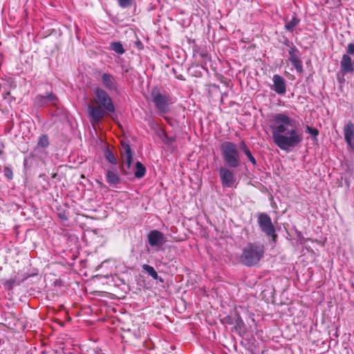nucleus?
<instances>
[{
    "label": "nucleus",
    "mask_w": 354,
    "mask_h": 354,
    "mask_svg": "<svg viewBox=\"0 0 354 354\" xmlns=\"http://www.w3.org/2000/svg\"><path fill=\"white\" fill-rule=\"evenodd\" d=\"M270 129L274 144L283 151L295 148L303 140L299 122L286 113L272 115Z\"/></svg>",
    "instance_id": "nucleus-1"
},
{
    "label": "nucleus",
    "mask_w": 354,
    "mask_h": 354,
    "mask_svg": "<svg viewBox=\"0 0 354 354\" xmlns=\"http://www.w3.org/2000/svg\"><path fill=\"white\" fill-rule=\"evenodd\" d=\"M219 177L223 187H232L236 182L234 172L227 167H221L218 170Z\"/></svg>",
    "instance_id": "nucleus-10"
},
{
    "label": "nucleus",
    "mask_w": 354,
    "mask_h": 354,
    "mask_svg": "<svg viewBox=\"0 0 354 354\" xmlns=\"http://www.w3.org/2000/svg\"><path fill=\"white\" fill-rule=\"evenodd\" d=\"M147 240L149 244L154 248L156 251L161 249L162 245L165 243L166 240L164 234L158 230H151L147 235Z\"/></svg>",
    "instance_id": "nucleus-8"
},
{
    "label": "nucleus",
    "mask_w": 354,
    "mask_h": 354,
    "mask_svg": "<svg viewBox=\"0 0 354 354\" xmlns=\"http://www.w3.org/2000/svg\"><path fill=\"white\" fill-rule=\"evenodd\" d=\"M152 102L156 109L161 113L168 111L169 105L171 104L170 97L160 92L158 89H153L151 91Z\"/></svg>",
    "instance_id": "nucleus-5"
},
{
    "label": "nucleus",
    "mask_w": 354,
    "mask_h": 354,
    "mask_svg": "<svg viewBox=\"0 0 354 354\" xmlns=\"http://www.w3.org/2000/svg\"><path fill=\"white\" fill-rule=\"evenodd\" d=\"M105 158L110 163L113 165H116L118 162L117 158L114 153L109 149L105 151Z\"/></svg>",
    "instance_id": "nucleus-24"
},
{
    "label": "nucleus",
    "mask_w": 354,
    "mask_h": 354,
    "mask_svg": "<svg viewBox=\"0 0 354 354\" xmlns=\"http://www.w3.org/2000/svg\"><path fill=\"white\" fill-rule=\"evenodd\" d=\"M111 49L119 55H122L124 53V49L120 42H113L111 44Z\"/></svg>",
    "instance_id": "nucleus-23"
},
{
    "label": "nucleus",
    "mask_w": 354,
    "mask_h": 354,
    "mask_svg": "<svg viewBox=\"0 0 354 354\" xmlns=\"http://www.w3.org/2000/svg\"><path fill=\"white\" fill-rule=\"evenodd\" d=\"M263 245L250 243L243 248L241 261L244 265L252 266L260 261L263 256Z\"/></svg>",
    "instance_id": "nucleus-3"
},
{
    "label": "nucleus",
    "mask_w": 354,
    "mask_h": 354,
    "mask_svg": "<svg viewBox=\"0 0 354 354\" xmlns=\"http://www.w3.org/2000/svg\"><path fill=\"white\" fill-rule=\"evenodd\" d=\"M341 68L344 73H352L354 71L353 63L348 55L342 56L341 62Z\"/></svg>",
    "instance_id": "nucleus-16"
},
{
    "label": "nucleus",
    "mask_w": 354,
    "mask_h": 354,
    "mask_svg": "<svg viewBox=\"0 0 354 354\" xmlns=\"http://www.w3.org/2000/svg\"><path fill=\"white\" fill-rule=\"evenodd\" d=\"M4 174L8 178L11 179L12 178V169L10 168H5L4 169Z\"/></svg>",
    "instance_id": "nucleus-29"
},
{
    "label": "nucleus",
    "mask_w": 354,
    "mask_h": 354,
    "mask_svg": "<svg viewBox=\"0 0 354 354\" xmlns=\"http://www.w3.org/2000/svg\"><path fill=\"white\" fill-rule=\"evenodd\" d=\"M142 270L146 272L149 276H151L153 279H158V275L155 269L147 264H144L142 266Z\"/></svg>",
    "instance_id": "nucleus-22"
},
{
    "label": "nucleus",
    "mask_w": 354,
    "mask_h": 354,
    "mask_svg": "<svg viewBox=\"0 0 354 354\" xmlns=\"http://www.w3.org/2000/svg\"><path fill=\"white\" fill-rule=\"evenodd\" d=\"M299 21H300L297 17L293 16L290 21L286 22L285 28L292 32L295 30V27L299 24Z\"/></svg>",
    "instance_id": "nucleus-19"
},
{
    "label": "nucleus",
    "mask_w": 354,
    "mask_h": 354,
    "mask_svg": "<svg viewBox=\"0 0 354 354\" xmlns=\"http://www.w3.org/2000/svg\"><path fill=\"white\" fill-rule=\"evenodd\" d=\"M106 178L107 183L111 185H118L120 182V178L117 172L110 169L106 171Z\"/></svg>",
    "instance_id": "nucleus-17"
},
{
    "label": "nucleus",
    "mask_w": 354,
    "mask_h": 354,
    "mask_svg": "<svg viewBox=\"0 0 354 354\" xmlns=\"http://www.w3.org/2000/svg\"><path fill=\"white\" fill-rule=\"evenodd\" d=\"M258 223L261 230L267 236H271L272 240L275 241L277 235L270 217L266 213H261L258 216Z\"/></svg>",
    "instance_id": "nucleus-6"
},
{
    "label": "nucleus",
    "mask_w": 354,
    "mask_h": 354,
    "mask_svg": "<svg viewBox=\"0 0 354 354\" xmlns=\"http://www.w3.org/2000/svg\"><path fill=\"white\" fill-rule=\"evenodd\" d=\"M306 131L314 138H316L319 134V131L317 129L311 128L308 126H307Z\"/></svg>",
    "instance_id": "nucleus-27"
},
{
    "label": "nucleus",
    "mask_w": 354,
    "mask_h": 354,
    "mask_svg": "<svg viewBox=\"0 0 354 354\" xmlns=\"http://www.w3.org/2000/svg\"><path fill=\"white\" fill-rule=\"evenodd\" d=\"M285 44L290 48L288 53L290 63L295 68L298 73H301L303 72V65L299 57L297 55V53H298L297 48L295 47V46H294L292 43L290 42L288 40H287Z\"/></svg>",
    "instance_id": "nucleus-9"
},
{
    "label": "nucleus",
    "mask_w": 354,
    "mask_h": 354,
    "mask_svg": "<svg viewBox=\"0 0 354 354\" xmlns=\"http://www.w3.org/2000/svg\"><path fill=\"white\" fill-rule=\"evenodd\" d=\"M56 101L57 97L53 93H48L46 95H38L35 98L34 104L35 106L41 108L48 104H55Z\"/></svg>",
    "instance_id": "nucleus-12"
},
{
    "label": "nucleus",
    "mask_w": 354,
    "mask_h": 354,
    "mask_svg": "<svg viewBox=\"0 0 354 354\" xmlns=\"http://www.w3.org/2000/svg\"><path fill=\"white\" fill-rule=\"evenodd\" d=\"M88 115L91 118V122L93 124H98L105 115V112L102 108L88 106Z\"/></svg>",
    "instance_id": "nucleus-13"
},
{
    "label": "nucleus",
    "mask_w": 354,
    "mask_h": 354,
    "mask_svg": "<svg viewBox=\"0 0 354 354\" xmlns=\"http://www.w3.org/2000/svg\"><path fill=\"white\" fill-rule=\"evenodd\" d=\"M347 53L354 55V44L351 43L348 45L347 47Z\"/></svg>",
    "instance_id": "nucleus-30"
},
{
    "label": "nucleus",
    "mask_w": 354,
    "mask_h": 354,
    "mask_svg": "<svg viewBox=\"0 0 354 354\" xmlns=\"http://www.w3.org/2000/svg\"><path fill=\"white\" fill-rule=\"evenodd\" d=\"M221 151L223 161L227 166L236 168L241 165V155L237 145L230 141H225L221 145Z\"/></svg>",
    "instance_id": "nucleus-2"
},
{
    "label": "nucleus",
    "mask_w": 354,
    "mask_h": 354,
    "mask_svg": "<svg viewBox=\"0 0 354 354\" xmlns=\"http://www.w3.org/2000/svg\"><path fill=\"white\" fill-rule=\"evenodd\" d=\"M1 283L3 286V288L8 290H12L15 285L19 284V283L16 282L15 278L9 279H3L1 280Z\"/></svg>",
    "instance_id": "nucleus-20"
},
{
    "label": "nucleus",
    "mask_w": 354,
    "mask_h": 354,
    "mask_svg": "<svg viewBox=\"0 0 354 354\" xmlns=\"http://www.w3.org/2000/svg\"><path fill=\"white\" fill-rule=\"evenodd\" d=\"M239 147L242 150V151L245 153V155L248 157V158L251 162V163L253 165H256L257 161H256L254 157L252 156L250 149L248 148V147L247 146V145L245 144V142L244 141H242L240 142Z\"/></svg>",
    "instance_id": "nucleus-18"
},
{
    "label": "nucleus",
    "mask_w": 354,
    "mask_h": 354,
    "mask_svg": "<svg viewBox=\"0 0 354 354\" xmlns=\"http://www.w3.org/2000/svg\"><path fill=\"white\" fill-rule=\"evenodd\" d=\"M119 6L123 9L131 7L134 0H117Z\"/></svg>",
    "instance_id": "nucleus-26"
},
{
    "label": "nucleus",
    "mask_w": 354,
    "mask_h": 354,
    "mask_svg": "<svg viewBox=\"0 0 354 354\" xmlns=\"http://www.w3.org/2000/svg\"><path fill=\"white\" fill-rule=\"evenodd\" d=\"M37 145L41 147H47L49 145L48 136L46 135L41 136L39 138Z\"/></svg>",
    "instance_id": "nucleus-25"
},
{
    "label": "nucleus",
    "mask_w": 354,
    "mask_h": 354,
    "mask_svg": "<svg viewBox=\"0 0 354 354\" xmlns=\"http://www.w3.org/2000/svg\"><path fill=\"white\" fill-rule=\"evenodd\" d=\"M136 170L135 171L134 175L136 178H140L145 176V172H146V169H145V166L140 162H136Z\"/></svg>",
    "instance_id": "nucleus-21"
},
{
    "label": "nucleus",
    "mask_w": 354,
    "mask_h": 354,
    "mask_svg": "<svg viewBox=\"0 0 354 354\" xmlns=\"http://www.w3.org/2000/svg\"><path fill=\"white\" fill-rule=\"evenodd\" d=\"M272 84L270 88L279 95H284L286 93L287 84L285 79L278 74L273 75Z\"/></svg>",
    "instance_id": "nucleus-11"
},
{
    "label": "nucleus",
    "mask_w": 354,
    "mask_h": 354,
    "mask_svg": "<svg viewBox=\"0 0 354 354\" xmlns=\"http://www.w3.org/2000/svg\"><path fill=\"white\" fill-rule=\"evenodd\" d=\"M344 139L349 147L354 150V124L348 122L344 127Z\"/></svg>",
    "instance_id": "nucleus-15"
},
{
    "label": "nucleus",
    "mask_w": 354,
    "mask_h": 354,
    "mask_svg": "<svg viewBox=\"0 0 354 354\" xmlns=\"http://www.w3.org/2000/svg\"><path fill=\"white\" fill-rule=\"evenodd\" d=\"M95 103L108 113L115 111V106L109 94L102 88H97L94 94Z\"/></svg>",
    "instance_id": "nucleus-4"
},
{
    "label": "nucleus",
    "mask_w": 354,
    "mask_h": 354,
    "mask_svg": "<svg viewBox=\"0 0 354 354\" xmlns=\"http://www.w3.org/2000/svg\"><path fill=\"white\" fill-rule=\"evenodd\" d=\"M101 81L103 86L109 91H116L118 88V83L115 77L110 73H102Z\"/></svg>",
    "instance_id": "nucleus-14"
},
{
    "label": "nucleus",
    "mask_w": 354,
    "mask_h": 354,
    "mask_svg": "<svg viewBox=\"0 0 354 354\" xmlns=\"http://www.w3.org/2000/svg\"><path fill=\"white\" fill-rule=\"evenodd\" d=\"M165 138L164 142L168 145H171L175 141V138L169 137L167 134H165Z\"/></svg>",
    "instance_id": "nucleus-28"
},
{
    "label": "nucleus",
    "mask_w": 354,
    "mask_h": 354,
    "mask_svg": "<svg viewBox=\"0 0 354 354\" xmlns=\"http://www.w3.org/2000/svg\"><path fill=\"white\" fill-rule=\"evenodd\" d=\"M120 153L123 161L122 172L125 175H129L131 173V167L133 160V153L130 146L127 143L122 142Z\"/></svg>",
    "instance_id": "nucleus-7"
}]
</instances>
